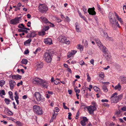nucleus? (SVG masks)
<instances>
[{
    "label": "nucleus",
    "mask_w": 126,
    "mask_h": 126,
    "mask_svg": "<svg viewBox=\"0 0 126 126\" xmlns=\"http://www.w3.org/2000/svg\"><path fill=\"white\" fill-rule=\"evenodd\" d=\"M109 17L110 23L113 27L115 28L116 26L118 27H120L117 21H116L114 15L113 13H110L109 14Z\"/></svg>",
    "instance_id": "nucleus-1"
},
{
    "label": "nucleus",
    "mask_w": 126,
    "mask_h": 126,
    "mask_svg": "<svg viewBox=\"0 0 126 126\" xmlns=\"http://www.w3.org/2000/svg\"><path fill=\"white\" fill-rule=\"evenodd\" d=\"M117 95V93L115 92L111 96L112 103H116L122 99L123 97V95L121 94L118 96Z\"/></svg>",
    "instance_id": "nucleus-2"
},
{
    "label": "nucleus",
    "mask_w": 126,
    "mask_h": 126,
    "mask_svg": "<svg viewBox=\"0 0 126 126\" xmlns=\"http://www.w3.org/2000/svg\"><path fill=\"white\" fill-rule=\"evenodd\" d=\"M53 52H46L44 55V59L47 63H50L51 61L52 56V54Z\"/></svg>",
    "instance_id": "nucleus-3"
},
{
    "label": "nucleus",
    "mask_w": 126,
    "mask_h": 126,
    "mask_svg": "<svg viewBox=\"0 0 126 126\" xmlns=\"http://www.w3.org/2000/svg\"><path fill=\"white\" fill-rule=\"evenodd\" d=\"M33 109L34 112L37 115H41L43 113L42 109L37 105L33 106Z\"/></svg>",
    "instance_id": "nucleus-4"
},
{
    "label": "nucleus",
    "mask_w": 126,
    "mask_h": 126,
    "mask_svg": "<svg viewBox=\"0 0 126 126\" xmlns=\"http://www.w3.org/2000/svg\"><path fill=\"white\" fill-rule=\"evenodd\" d=\"M92 104L94 105L93 106H90L86 107L89 113L91 114H93L94 111L96 109V108L95 107L96 105V103L94 102L92 103Z\"/></svg>",
    "instance_id": "nucleus-5"
},
{
    "label": "nucleus",
    "mask_w": 126,
    "mask_h": 126,
    "mask_svg": "<svg viewBox=\"0 0 126 126\" xmlns=\"http://www.w3.org/2000/svg\"><path fill=\"white\" fill-rule=\"evenodd\" d=\"M48 9V7L47 5L45 4H40L38 7L39 10L42 13H45Z\"/></svg>",
    "instance_id": "nucleus-6"
},
{
    "label": "nucleus",
    "mask_w": 126,
    "mask_h": 126,
    "mask_svg": "<svg viewBox=\"0 0 126 126\" xmlns=\"http://www.w3.org/2000/svg\"><path fill=\"white\" fill-rule=\"evenodd\" d=\"M34 96L35 97L36 99L38 102L42 101L44 100L43 97L38 92H36L34 94Z\"/></svg>",
    "instance_id": "nucleus-7"
},
{
    "label": "nucleus",
    "mask_w": 126,
    "mask_h": 126,
    "mask_svg": "<svg viewBox=\"0 0 126 126\" xmlns=\"http://www.w3.org/2000/svg\"><path fill=\"white\" fill-rule=\"evenodd\" d=\"M58 39L60 42L64 43L67 44H69L70 43V41L67 40L66 37L65 36H60L59 37Z\"/></svg>",
    "instance_id": "nucleus-8"
},
{
    "label": "nucleus",
    "mask_w": 126,
    "mask_h": 126,
    "mask_svg": "<svg viewBox=\"0 0 126 126\" xmlns=\"http://www.w3.org/2000/svg\"><path fill=\"white\" fill-rule=\"evenodd\" d=\"M20 17H17L14 19L11 20L10 21V23L13 25H16L19 23Z\"/></svg>",
    "instance_id": "nucleus-9"
},
{
    "label": "nucleus",
    "mask_w": 126,
    "mask_h": 126,
    "mask_svg": "<svg viewBox=\"0 0 126 126\" xmlns=\"http://www.w3.org/2000/svg\"><path fill=\"white\" fill-rule=\"evenodd\" d=\"M44 42L46 44L48 45H50L52 44V40L50 38L44 39Z\"/></svg>",
    "instance_id": "nucleus-10"
},
{
    "label": "nucleus",
    "mask_w": 126,
    "mask_h": 126,
    "mask_svg": "<svg viewBox=\"0 0 126 126\" xmlns=\"http://www.w3.org/2000/svg\"><path fill=\"white\" fill-rule=\"evenodd\" d=\"M9 84L10 85V89H13L16 83L15 81L11 79H10L9 81Z\"/></svg>",
    "instance_id": "nucleus-11"
},
{
    "label": "nucleus",
    "mask_w": 126,
    "mask_h": 126,
    "mask_svg": "<svg viewBox=\"0 0 126 126\" xmlns=\"http://www.w3.org/2000/svg\"><path fill=\"white\" fill-rule=\"evenodd\" d=\"M40 84L42 86L45 87L46 88H47L48 85V82L46 81L43 80L42 79L41 82Z\"/></svg>",
    "instance_id": "nucleus-12"
},
{
    "label": "nucleus",
    "mask_w": 126,
    "mask_h": 126,
    "mask_svg": "<svg viewBox=\"0 0 126 126\" xmlns=\"http://www.w3.org/2000/svg\"><path fill=\"white\" fill-rule=\"evenodd\" d=\"M88 11L90 15H94L96 14V12L94 11V7L93 8H89Z\"/></svg>",
    "instance_id": "nucleus-13"
},
{
    "label": "nucleus",
    "mask_w": 126,
    "mask_h": 126,
    "mask_svg": "<svg viewBox=\"0 0 126 126\" xmlns=\"http://www.w3.org/2000/svg\"><path fill=\"white\" fill-rule=\"evenodd\" d=\"M42 79L38 78H35L33 79V82L34 83L40 84Z\"/></svg>",
    "instance_id": "nucleus-14"
},
{
    "label": "nucleus",
    "mask_w": 126,
    "mask_h": 126,
    "mask_svg": "<svg viewBox=\"0 0 126 126\" xmlns=\"http://www.w3.org/2000/svg\"><path fill=\"white\" fill-rule=\"evenodd\" d=\"M95 41L97 44V45L99 47H101L103 46V45L98 38H96L95 39Z\"/></svg>",
    "instance_id": "nucleus-15"
},
{
    "label": "nucleus",
    "mask_w": 126,
    "mask_h": 126,
    "mask_svg": "<svg viewBox=\"0 0 126 126\" xmlns=\"http://www.w3.org/2000/svg\"><path fill=\"white\" fill-rule=\"evenodd\" d=\"M102 32L103 33L102 34L101 33V35L104 38H105L106 39H108L111 38V37H109L108 36V34L106 32L102 31Z\"/></svg>",
    "instance_id": "nucleus-16"
},
{
    "label": "nucleus",
    "mask_w": 126,
    "mask_h": 126,
    "mask_svg": "<svg viewBox=\"0 0 126 126\" xmlns=\"http://www.w3.org/2000/svg\"><path fill=\"white\" fill-rule=\"evenodd\" d=\"M120 79L123 84L126 83V77L124 76H121Z\"/></svg>",
    "instance_id": "nucleus-17"
},
{
    "label": "nucleus",
    "mask_w": 126,
    "mask_h": 126,
    "mask_svg": "<svg viewBox=\"0 0 126 126\" xmlns=\"http://www.w3.org/2000/svg\"><path fill=\"white\" fill-rule=\"evenodd\" d=\"M32 41L31 39H29L25 41L24 43V45L26 46H29L30 44V42Z\"/></svg>",
    "instance_id": "nucleus-18"
},
{
    "label": "nucleus",
    "mask_w": 126,
    "mask_h": 126,
    "mask_svg": "<svg viewBox=\"0 0 126 126\" xmlns=\"http://www.w3.org/2000/svg\"><path fill=\"white\" fill-rule=\"evenodd\" d=\"M30 35L29 37L31 38H33L36 35V33L33 31L30 32Z\"/></svg>",
    "instance_id": "nucleus-19"
},
{
    "label": "nucleus",
    "mask_w": 126,
    "mask_h": 126,
    "mask_svg": "<svg viewBox=\"0 0 126 126\" xmlns=\"http://www.w3.org/2000/svg\"><path fill=\"white\" fill-rule=\"evenodd\" d=\"M42 21L44 23L47 24L48 23V21L47 19L45 17H44L43 16H42L40 18Z\"/></svg>",
    "instance_id": "nucleus-20"
},
{
    "label": "nucleus",
    "mask_w": 126,
    "mask_h": 126,
    "mask_svg": "<svg viewBox=\"0 0 126 126\" xmlns=\"http://www.w3.org/2000/svg\"><path fill=\"white\" fill-rule=\"evenodd\" d=\"M121 89V87L120 85V83H119L118 84L116 85L114 87V89L115 90H118L119 91H120Z\"/></svg>",
    "instance_id": "nucleus-21"
},
{
    "label": "nucleus",
    "mask_w": 126,
    "mask_h": 126,
    "mask_svg": "<svg viewBox=\"0 0 126 126\" xmlns=\"http://www.w3.org/2000/svg\"><path fill=\"white\" fill-rule=\"evenodd\" d=\"M100 49H101L102 48V51L104 53L106 54L107 52V49L106 48V47L105 46H103H103L102 47H99Z\"/></svg>",
    "instance_id": "nucleus-22"
},
{
    "label": "nucleus",
    "mask_w": 126,
    "mask_h": 126,
    "mask_svg": "<svg viewBox=\"0 0 126 126\" xmlns=\"http://www.w3.org/2000/svg\"><path fill=\"white\" fill-rule=\"evenodd\" d=\"M43 63H39L37 64L36 66L38 68L41 69L43 67Z\"/></svg>",
    "instance_id": "nucleus-23"
},
{
    "label": "nucleus",
    "mask_w": 126,
    "mask_h": 126,
    "mask_svg": "<svg viewBox=\"0 0 126 126\" xmlns=\"http://www.w3.org/2000/svg\"><path fill=\"white\" fill-rule=\"evenodd\" d=\"M115 14V16L118 19V20L120 21V22L122 24L123 23V22L122 21V19L121 18H120L117 14L115 12H114Z\"/></svg>",
    "instance_id": "nucleus-24"
},
{
    "label": "nucleus",
    "mask_w": 126,
    "mask_h": 126,
    "mask_svg": "<svg viewBox=\"0 0 126 126\" xmlns=\"http://www.w3.org/2000/svg\"><path fill=\"white\" fill-rule=\"evenodd\" d=\"M5 95V93L4 90H1L0 91V95L1 97H3V95Z\"/></svg>",
    "instance_id": "nucleus-25"
},
{
    "label": "nucleus",
    "mask_w": 126,
    "mask_h": 126,
    "mask_svg": "<svg viewBox=\"0 0 126 126\" xmlns=\"http://www.w3.org/2000/svg\"><path fill=\"white\" fill-rule=\"evenodd\" d=\"M77 47L78 49H79L80 51H82L83 49V47L80 44H79L77 46Z\"/></svg>",
    "instance_id": "nucleus-26"
},
{
    "label": "nucleus",
    "mask_w": 126,
    "mask_h": 126,
    "mask_svg": "<svg viewBox=\"0 0 126 126\" xmlns=\"http://www.w3.org/2000/svg\"><path fill=\"white\" fill-rule=\"evenodd\" d=\"M75 25L76 27V30L77 32H80L79 30V24H78V23L76 22L75 24Z\"/></svg>",
    "instance_id": "nucleus-27"
},
{
    "label": "nucleus",
    "mask_w": 126,
    "mask_h": 126,
    "mask_svg": "<svg viewBox=\"0 0 126 126\" xmlns=\"http://www.w3.org/2000/svg\"><path fill=\"white\" fill-rule=\"evenodd\" d=\"M102 89L103 91L105 92H107L108 91V90L106 86L104 85L102 87Z\"/></svg>",
    "instance_id": "nucleus-28"
},
{
    "label": "nucleus",
    "mask_w": 126,
    "mask_h": 126,
    "mask_svg": "<svg viewBox=\"0 0 126 126\" xmlns=\"http://www.w3.org/2000/svg\"><path fill=\"white\" fill-rule=\"evenodd\" d=\"M28 61L26 59H23L21 61V63H22L25 64H27Z\"/></svg>",
    "instance_id": "nucleus-29"
},
{
    "label": "nucleus",
    "mask_w": 126,
    "mask_h": 126,
    "mask_svg": "<svg viewBox=\"0 0 126 126\" xmlns=\"http://www.w3.org/2000/svg\"><path fill=\"white\" fill-rule=\"evenodd\" d=\"M99 76L102 78H103L105 76V75L104 73L103 72L100 73L99 74Z\"/></svg>",
    "instance_id": "nucleus-30"
},
{
    "label": "nucleus",
    "mask_w": 126,
    "mask_h": 126,
    "mask_svg": "<svg viewBox=\"0 0 126 126\" xmlns=\"http://www.w3.org/2000/svg\"><path fill=\"white\" fill-rule=\"evenodd\" d=\"M15 99H18L19 97L18 95V94L17 91H15Z\"/></svg>",
    "instance_id": "nucleus-31"
},
{
    "label": "nucleus",
    "mask_w": 126,
    "mask_h": 126,
    "mask_svg": "<svg viewBox=\"0 0 126 126\" xmlns=\"http://www.w3.org/2000/svg\"><path fill=\"white\" fill-rule=\"evenodd\" d=\"M4 101L5 103L7 104L8 105L10 104V100L7 98H5L4 99Z\"/></svg>",
    "instance_id": "nucleus-32"
},
{
    "label": "nucleus",
    "mask_w": 126,
    "mask_h": 126,
    "mask_svg": "<svg viewBox=\"0 0 126 126\" xmlns=\"http://www.w3.org/2000/svg\"><path fill=\"white\" fill-rule=\"evenodd\" d=\"M5 82L3 80H2L0 81V87H2L3 85L4 84Z\"/></svg>",
    "instance_id": "nucleus-33"
},
{
    "label": "nucleus",
    "mask_w": 126,
    "mask_h": 126,
    "mask_svg": "<svg viewBox=\"0 0 126 126\" xmlns=\"http://www.w3.org/2000/svg\"><path fill=\"white\" fill-rule=\"evenodd\" d=\"M39 33L40 35H44L45 34V31L42 29V31L41 32H39Z\"/></svg>",
    "instance_id": "nucleus-34"
},
{
    "label": "nucleus",
    "mask_w": 126,
    "mask_h": 126,
    "mask_svg": "<svg viewBox=\"0 0 126 126\" xmlns=\"http://www.w3.org/2000/svg\"><path fill=\"white\" fill-rule=\"evenodd\" d=\"M49 28V26H45L43 27V30L45 31H47V30H48V29Z\"/></svg>",
    "instance_id": "nucleus-35"
},
{
    "label": "nucleus",
    "mask_w": 126,
    "mask_h": 126,
    "mask_svg": "<svg viewBox=\"0 0 126 126\" xmlns=\"http://www.w3.org/2000/svg\"><path fill=\"white\" fill-rule=\"evenodd\" d=\"M82 8L84 14L87 13V9L84 6H83L82 7Z\"/></svg>",
    "instance_id": "nucleus-36"
},
{
    "label": "nucleus",
    "mask_w": 126,
    "mask_h": 126,
    "mask_svg": "<svg viewBox=\"0 0 126 126\" xmlns=\"http://www.w3.org/2000/svg\"><path fill=\"white\" fill-rule=\"evenodd\" d=\"M16 79H20L21 78V76L19 75H16Z\"/></svg>",
    "instance_id": "nucleus-37"
},
{
    "label": "nucleus",
    "mask_w": 126,
    "mask_h": 126,
    "mask_svg": "<svg viewBox=\"0 0 126 126\" xmlns=\"http://www.w3.org/2000/svg\"><path fill=\"white\" fill-rule=\"evenodd\" d=\"M22 26L23 28L24 27V26L23 24L21 23L19 24L18 26V27L22 29V28L21 27Z\"/></svg>",
    "instance_id": "nucleus-38"
},
{
    "label": "nucleus",
    "mask_w": 126,
    "mask_h": 126,
    "mask_svg": "<svg viewBox=\"0 0 126 126\" xmlns=\"http://www.w3.org/2000/svg\"><path fill=\"white\" fill-rule=\"evenodd\" d=\"M86 75L87 77V80L89 82L90 80V78L89 76V73H87L86 74Z\"/></svg>",
    "instance_id": "nucleus-39"
},
{
    "label": "nucleus",
    "mask_w": 126,
    "mask_h": 126,
    "mask_svg": "<svg viewBox=\"0 0 126 126\" xmlns=\"http://www.w3.org/2000/svg\"><path fill=\"white\" fill-rule=\"evenodd\" d=\"M72 55H73L72 52H69L67 54V56L68 58H70V57Z\"/></svg>",
    "instance_id": "nucleus-40"
},
{
    "label": "nucleus",
    "mask_w": 126,
    "mask_h": 126,
    "mask_svg": "<svg viewBox=\"0 0 126 126\" xmlns=\"http://www.w3.org/2000/svg\"><path fill=\"white\" fill-rule=\"evenodd\" d=\"M47 24L48 25L51 27H54V25L53 24L49 22V21H48V23H47Z\"/></svg>",
    "instance_id": "nucleus-41"
},
{
    "label": "nucleus",
    "mask_w": 126,
    "mask_h": 126,
    "mask_svg": "<svg viewBox=\"0 0 126 126\" xmlns=\"http://www.w3.org/2000/svg\"><path fill=\"white\" fill-rule=\"evenodd\" d=\"M80 123L82 126H85L86 125L85 122L83 120L81 121Z\"/></svg>",
    "instance_id": "nucleus-42"
},
{
    "label": "nucleus",
    "mask_w": 126,
    "mask_h": 126,
    "mask_svg": "<svg viewBox=\"0 0 126 126\" xmlns=\"http://www.w3.org/2000/svg\"><path fill=\"white\" fill-rule=\"evenodd\" d=\"M13 113L10 111L8 110L7 114L8 115H13Z\"/></svg>",
    "instance_id": "nucleus-43"
},
{
    "label": "nucleus",
    "mask_w": 126,
    "mask_h": 126,
    "mask_svg": "<svg viewBox=\"0 0 126 126\" xmlns=\"http://www.w3.org/2000/svg\"><path fill=\"white\" fill-rule=\"evenodd\" d=\"M94 90L95 91H98L99 90V89L96 86H95L94 87Z\"/></svg>",
    "instance_id": "nucleus-44"
},
{
    "label": "nucleus",
    "mask_w": 126,
    "mask_h": 126,
    "mask_svg": "<svg viewBox=\"0 0 126 126\" xmlns=\"http://www.w3.org/2000/svg\"><path fill=\"white\" fill-rule=\"evenodd\" d=\"M63 107L65 109H68L69 108H68L67 107L65 106V103L64 102H63Z\"/></svg>",
    "instance_id": "nucleus-45"
},
{
    "label": "nucleus",
    "mask_w": 126,
    "mask_h": 126,
    "mask_svg": "<svg viewBox=\"0 0 126 126\" xmlns=\"http://www.w3.org/2000/svg\"><path fill=\"white\" fill-rule=\"evenodd\" d=\"M76 93V94H78L80 92V90L79 89H76V88L74 89Z\"/></svg>",
    "instance_id": "nucleus-46"
},
{
    "label": "nucleus",
    "mask_w": 126,
    "mask_h": 126,
    "mask_svg": "<svg viewBox=\"0 0 126 126\" xmlns=\"http://www.w3.org/2000/svg\"><path fill=\"white\" fill-rule=\"evenodd\" d=\"M59 83L60 82L59 81H57L56 79L54 80V83L55 84H57Z\"/></svg>",
    "instance_id": "nucleus-47"
},
{
    "label": "nucleus",
    "mask_w": 126,
    "mask_h": 126,
    "mask_svg": "<svg viewBox=\"0 0 126 126\" xmlns=\"http://www.w3.org/2000/svg\"><path fill=\"white\" fill-rule=\"evenodd\" d=\"M68 119L69 120H71V113L70 112H69L68 113Z\"/></svg>",
    "instance_id": "nucleus-48"
},
{
    "label": "nucleus",
    "mask_w": 126,
    "mask_h": 126,
    "mask_svg": "<svg viewBox=\"0 0 126 126\" xmlns=\"http://www.w3.org/2000/svg\"><path fill=\"white\" fill-rule=\"evenodd\" d=\"M79 63V64L81 65L85 64V63L83 60L81 61Z\"/></svg>",
    "instance_id": "nucleus-49"
},
{
    "label": "nucleus",
    "mask_w": 126,
    "mask_h": 126,
    "mask_svg": "<svg viewBox=\"0 0 126 126\" xmlns=\"http://www.w3.org/2000/svg\"><path fill=\"white\" fill-rule=\"evenodd\" d=\"M25 28L24 27L23 28V32H24L26 33H27L28 32L26 29H25Z\"/></svg>",
    "instance_id": "nucleus-50"
},
{
    "label": "nucleus",
    "mask_w": 126,
    "mask_h": 126,
    "mask_svg": "<svg viewBox=\"0 0 126 126\" xmlns=\"http://www.w3.org/2000/svg\"><path fill=\"white\" fill-rule=\"evenodd\" d=\"M83 121H84L85 122L88 121V119L86 117H84L83 118Z\"/></svg>",
    "instance_id": "nucleus-51"
},
{
    "label": "nucleus",
    "mask_w": 126,
    "mask_h": 126,
    "mask_svg": "<svg viewBox=\"0 0 126 126\" xmlns=\"http://www.w3.org/2000/svg\"><path fill=\"white\" fill-rule=\"evenodd\" d=\"M101 101L102 102H108V100L107 99H102V100Z\"/></svg>",
    "instance_id": "nucleus-52"
},
{
    "label": "nucleus",
    "mask_w": 126,
    "mask_h": 126,
    "mask_svg": "<svg viewBox=\"0 0 126 126\" xmlns=\"http://www.w3.org/2000/svg\"><path fill=\"white\" fill-rule=\"evenodd\" d=\"M29 53V51L27 49L25 50L24 52V54H27Z\"/></svg>",
    "instance_id": "nucleus-53"
},
{
    "label": "nucleus",
    "mask_w": 126,
    "mask_h": 126,
    "mask_svg": "<svg viewBox=\"0 0 126 126\" xmlns=\"http://www.w3.org/2000/svg\"><path fill=\"white\" fill-rule=\"evenodd\" d=\"M73 55H74L77 52V51L74 50H73L71 52Z\"/></svg>",
    "instance_id": "nucleus-54"
},
{
    "label": "nucleus",
    "mask_w": 126,
    "mask_h": 126,
    "mask_svg": "<svg viewBox=\"0 0 126 126\" xmlns=\"http://www.w3.org/2000/svg\"><path fill=\"white\" fill-rule=\"evenodd\" d=\"M22 83L23 82L22 81H21L20 82L18 83L17 84V85L18 86H20V85H22Z\"/></svg>",
    "instance_id": "nucleus-55"
},
{
    "label": "nucleus",
    "mask_w": 126,
    "mask_h": 126,
    "mask_svg": "<svg viewBox=\"0 0 126 126\" xmlns=\"http://www.w3.org/2000/svg\"><path fill=\"white\" fill-rule=\"evenodd\" d=\"M20 8H19L17 6H16L15 10V11H17L18 10H20Z\"/></svg>",
    "instance_id": "nucleus-56"
},
{
    "label": "nucleus",
    "mask_w": 126,
    "mask_h": 126,
    "mask_svg": "<svg viewBox=\"0 0 126 126\" xmlns=\"http://www.w3.org/2000/svg\"><path fill=\"white\" fill-rule=\"evenodd\" d=\"M105 54L106 57H108L109 58H110L111 57L110 56V54L108 53L107 52Z\"/></svg>",
    "instance_id": "nucleus-57"
},
{
    "label": "nucleus",
    "mask_w": 126,
    "mask_h": 126,
    "mask_svg": "<svg viewBox=\"0 0 126 126\" xmlns=\"http://www.w3.org/2000/svg\"><path fill=\"white\" fill-rule=\"evenodd\" d=\"M90 62L91 64H93V65H94V59H91V60L90 61Z\"/></svg>",
    "instance_id": "nucleus-58"
},
{
    "label": "nucleus",
    "mask_w": 126,
    "mask_h": 126,
    "mask_svg": "<svg viewBox=\"0 0 126 126\" xmlns=\"http://www.w3.org/2000/svg\"><path fill=\"white\" fill-rule=\"evenodd\" d=\"M89 87L88 89L90 91H91V89L92 88V85H89Z\"/></svg>",
    "instance_id": "nucleus-59"
},
{
    "label": "nucleus",
    "mask_w": 126,
    "mask_h": 126,
    "mask_svg": "<svg viewBox=\"0 0 126 126\" xmlns=\"http://www.w3.org/2000/svg\"><path fill=\"white\" fill-rule=\"evenodd\" d=\"M67 71L69 72L70 73H71L72 71L68 67H67Z\"/></svg>",
    "instance_id": "nucleus-60"
},
{
    "label": "nucleus",
    "mask_w": 126,
    "mask_h": 126,
    "mask_svg": "<svg viewBox=\"0 0 126 126\" xmlns=\"http://www.w3.org/2000/svg\"><path fill=\"white\" fill-rule=\"evenodd\" d=\"M55 110L56 112H58L59 111V108L57 107H56L55 108Z\"/></svg>",
    "instance_id": "nucleus-61"
},
{
    "label": "nucleus",
    "mask_w": 126,
    "mask_h": 126,
    "mask_svg": "<svg viewBox=\"0 0 126 126\" xmlns=\"http://www.w3.org/2000/svg\"><path fill=\"white\" fill-rule=\"evenodd\" d=\"M31 22L29 21L27 24V26L28 27H30L31 26Z\"/></svg>",
    "instance_id": "nucleus-62"
},
{
    "label": "nucleus",
    "mask_w": 126,
    "mask_h": 126,
    "mask_svg": "<svg viewBox=\"0 0 126 126\" xmlns=\"http://www.w3.org/2000/svg\"><path fill=\"white\" fill-rule=\"evenodd\" d=\"M121 110L125 111L126 110V107H124L121 108Z\"/></svg>",
    "instance_id": "nucleus-63"
},
{
    "label": "nucleus",
    "mask_w": 126,
    "mask_h": 126,
    "mask_svg": "<svg viewBox=\"0 0 126 126\" xmlns=\"http://www.w3.org/2000/svg\"><path fill=\"white\" fill-rule=\"evenodd\" d=\"M21 6L22 4H21V3H18L17 6L19 8H20V7H21Z\"/></svg>",
    "instance_id": "nucleus-64"
}]
</instances>
